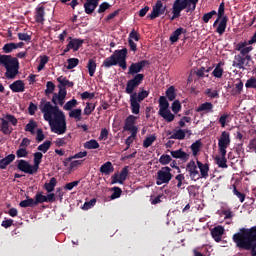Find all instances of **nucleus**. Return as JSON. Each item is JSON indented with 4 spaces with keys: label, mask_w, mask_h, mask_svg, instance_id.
<instances>
[{
    "label": "nucleus",
    "mask_w": 256,
    "mask_h": 256,
    "mask_svg": "<svg viewBox=\"0 0 256 256\" xmlns=\"http://www.w3.org/2000/svg\"><path fill=\"white\" fill-rule=\"evenodd\" d=\"M39 109L43 113L44 120L49 124L52 133H56V135H65L67 133L65 113L59 107L53 106L51 102L42 100Z\"/></svg>",
    "instance_id": "f257e3e1"
},
{
    "label": "nucleus",
    "mask_w": 256,
    "mask_h": 256,
    "mask_svg": "<svg viewBox=\"0 0 256 256\" xmlns=\"http://www.w3.org/2000/svg\"><path fill=\"white\" fill-rule=\"evenodd\" d=\"M143 79H145V75L137 74L133 77V79L128 80L126 84L125 93L130 95V107L133 115H139V111L141 110V102L144 99L149 97V91L141 90L140 92H134L135 89L143 83Z\"/></svg>",
    "instance_id": "f03ea898"
},
{
    "label": "nucleus",
    "mask_w": 256,
    "mask_h": 256,
    "mask_svg": "<svg viewBox=\"0 0 256 256\" xmlns=\"http://www.w3.org/2000/svg\"><path fill=\"white\" fill-rule=\"evenodd\" d=\"M233 241L240 249L251 251V255L256 256V227L240 229V232L233 235Z\"/></svg>",
    "instance_id": "7ed1b4c3"
},
{
    "label": "nucleus",
    "mask_w": 256,
    "mask_h": 256,
    "mask_svg": "<svg viewBox=\"0 0 256 256\" xmlns=\"http://www.w3.org/2000/svg\"><path fill=\"white\" fill-rule=\"evenodd\" d=\"M186 169L192 181H199V179H207L209 177V164L202 163L199 160L196 161V164L195 161H190Z\"/></svg>",
    "instance_id": "20e7f679"
},
{
    "label": "nucleus",
    "mask_w": 256,
    "mask_h": 256,
    "mask_svg": "<svg viewBox=\"0 0 256 256\" xmlns=\"http://www.w3.org/2000/svg\"><path fill=\"white\" fill-rule=\"evenodd\" d=\"M197 3L199 0H175L172 6L173 16L170 18L171 21L177 19V17H181V11L186 9V13H193L197 7Z\"/></svg>",
    "instance_id": "39448f33"
},
{
    "label": "nucleus",
    "mask_w": 256,
    "mask_h": 256,
    "mask_svg": "<svg viewBox=\"0 0 256 256\" xmlns=\"http://www.w3.org/2000/svg\"><path fill=\"white\" fill-rule=\"evenodd\" d=\"M0 65L6 69V79H15L19 75V60L17 58H12L11 55H8Z\"/></svg>",
    "instance_id": "423d86ee"
},
{
    "label": "nucleus",
    "mask_w": 256,
    "mask_h": 256,
    "mask_svg": "<svg viewBox=\"0 0 256 256\" xmlns=\"http://www.w3.org/2000/svg\"><path fill=\"white\" fill-rule=\"evenodd\" d=\"M158 115L163 117L167 123H172V121H175V114L171 113V110H169V102L165 96H161L159 98Z\"/></svg>",
    "instance_id": "0eeeda50"
},
{
    "label": "nucleus",
    "mask_w": 256,
    "mask_h": 256,
    "mask_svg": "<svg viewBox=\"0 0 256 256\" xmlns=\"http://www.w3.org/2000/svg\"><path fill=\"white\" fill-rule=\"evenodd\" d=\"M169 166L162 167L156 174V185H169L171 179H173V173H171Z\"/></svg>",
    "instance_id": "6e6552de"
},
{
    "label": "nucleus",
    "mask_w": 256,
    "mask_h": 256,
    "mask_svg": "<svg viewBox=\"0 0 256 256\" xmlns=\"http://www.w3.org/2000/svg\"><path fill=\"white\" fill-rule=\"evenodd\" d=\"M231 145V135L227 131H223L218 139L219 153H227V148Z\"/></svg>",
    "instance_id": "1a4fd4ad"
},
{
    "label": "nucleus",
    "mask_w": 256,
    "mask_h": 256,
    "mask_svg": "<svg viewBox=\"0 0 256 256\" xmlns=\"http://www.w3.org/2000/svg\"><path fill=\"white\" fill-rule=\"evenodd\" d=\"M112 55L115 56L116 63L125 71L127 69V48L116 50Z\"/></svg>",
    "instance_id": "9d476101"
},
{
    "label": "nucleus",
    "mask_w": 256,
    "mask_h": 256,
    "mask_svg": "<svg viewBox=\"0 0 256 256\" xmlns=\"http://www.w3.org/2000/svg\"><path fill=\"white\" fill-rule=\"evenodd\" d=\"M251 55L242 56L241 54L235 55L234 60L232 62V66L236 67V69L245 70V65L249 64L251 61Z\"/></svg>",
    "instance_id": "9b49d317"
},
{
    "label": "nucleus",
    "mask_w": 256,
    "mask_h": 256,
    "mask_svg": "<svg viewBox=\"0 0 256 256\" xmlns=\"http://www.w3.org/2000/svg\"><path fill=\"white\" fill-rule=\"evenodd\" d=\"M17 167L19 171L27 173L28 175H35L37 173V168L34 165L29 164L27 160H19Z\"/></svg>",
    "instance_id": "f8f14e48"
},
{
    "label": "nucleus",
    "mask_w": 256,
    "mask_h": 256,
    "mask_svg": "<svg viewBox=\"0 0 256 256\" xmlns=\"http://www.w3.org/2000/svg\"><path fill=\"white\" fill-rule=\"evenodd\" d=\"M149 65V62L142 60L140 62L132 63L128 68V75H140L141 71Z\"/></svg>",
    "instance_id": "ddd939ff"
},
{
    "label": "nucleus",
    "mask_w": 256,
    "mask_h": 256,
    "mask_svg": "<svg viewBox=\"0 0 256 256\" xmlns=\"http://www.w3.org/2000/svg\"><path fill=\"white\" fill-rule=\"evenodd\" d=\"M167 6L163 5V2L158 0L156 4L152 8V12L148 16L150 19H157V17H161L165 13Z\"/></svg>",
    "instance_id": "4468645a"
},
{
    "label": "nucleus",
    "mask_w": 256,
    "mask_h": 256,
    "mask_svg": "<svg viewBox=\"0 0 256 256\" xmlns=\"http://www.w3.org/2000/svg\"><path fill=\"white\" fill-rule=\"evenodd\" d=\"M67 97V90L60 86L59 92L54 93L52 97V103L54 105H65V98Z\"/></svg>",
    "instance_id": "2eb2a0df"
},
{
    "label": "nucleus",
    "mask_w": 256,
    "mask_h": 256,
    "mask_svg": "<svg viewBox=\"0 0 256 256\" xmlns=\"http://www.w3.org/2000/svg\"><path fill=\"white\" fill-rule=\"evenodd\" d=\"M247 40L241 41L235 45V51H239L242 57H247L251 51H253V46H247Z\"/></svg>",
    "instance_id": "dca6fc26"
},
{
    "label": "nucleus",
    "mask_w": 256,
    "mask_h": 256,
    "mask_svg": "<svg viewBox=\"0 0 256 256\" xmlns=\"http://www.w3.org/2000/svg\"><path fill=\"white\" fill-rule=\"evenodd\" d=\"M127 175H129V170L127 169V167L123 168L119 174L115 173L111 177L112 185H115V183H119L120 185H123V183L125 182V179H127Z\"/></svg>",
    "instance_id": "f3484780"
},
{
    "label": "nucleus",
    "mask_w": 256,
    "mask_h": 256,
    "mask_svg": "<svg viewBox=\"0 0 256 256\" xmlns=\"http://www.w3.org/2000/svg\"><path fill=\"white\" fill-rule=\"evenodd\" d=\"M227 21H229L227 17L217 18L216 21H214L213 27H216V33H219L220 35L225 33V30L227 29Z\"/></svg>",
    "instance_id": "a211bd4d"
},
{
    "label": "nucleus",
    "mask_w": 256,
    "mask_h": 256,
    "mask_svg": "<svg viewBox=\"0 0 256 256\" xmlns=\"http://www.w3.org/2000/svg\"><path fill=\"white\" fill-rule=\"evenodd\" d=\"M135 121H137V117L134 115H129L125 120L124 131L137 133L138 128L135 126Z\"/></svg>",
    "instance_id": "6ab92c4d"
},
{
    "label": "nucleus",
    "mask_w": 256,
    "mask_h": 256,
    "mask_svg": "<svg viewBox=\"0 0 256 256\" xmlns=\"http://www.w3.org/2000/svg\"><path fill=\"white\" fill-rule=\"evenodd\" d=\"M25 45V43L23 42H18V43H15V42H10V43H7L3 46L2 50H3V53H13V51L17 50V49H23V46Z\"/></svg>",
    "instance_id": "aec40b11"
},
{
    "label": "nucleus",
    "mask_w": 256,
    "mask_h": 256,
    "mask_svg": "<svg viewBox=\"0 0 256 256\" xmlns=\"http://www.w3.org/2000/svg\"><path fill=\"white\" fill-rule=\"evenodd\" d=\"M223 233H225V228H223L222 226H216L211 230V235L216 243H219L221 241Z\"/></svg>",
    "instance_id": "412c9836"
},
{
    "label": "nucleus",
    "mask_w": 256,
    "mask_h": 256,
    "mask_svg": "<svg viewBox=\"0 0 256 256\" xmlns=\"http://www.w3.org/2000/svg\"><path fill=\"white\" fill-rule=\"evenodd\" d=\"M185 135H191V130L189 129H178L176 130L170 139H177L178 141H183Z\"/></svg>",
    "instance_id": "4be33fe9"
},
{
    "label": "nucleus",
    "mask_w": 256,
    "mask_h": 256,
    "mask_svg": "<svg viewBox=\"0 0 256 256\" xmlns=\"http://www.w3.org/2000/svg\"><path fill=\"white\" fill-rule=\"evenodd\" d=\"M98 5H99V0H88L84 4L85 13H87V15H91V13H93V11L97 9Z\"/></svg>",
    "instance_id": "5701e85b"
},
{
    "label": "nucleus",
    "mask_w": 256,
    "mask_h": 256,
    "mask_svg": "<svg viewBox=\"0 0 256 256\" xmlns=\"http://www.w3.org/2000/svg\"><path fill=\"white\" fill-rule=\"evenodd\" d=\"M35 21L36 23H41V25L45 23V7L38 6L36 8Z\"/></svg>",
    "instance_id": "b1692460"
},
{
    "label": "nucleus",
    "mask_w": 256,
    "mask_h": 256,
    "mask_svg": "<svg viewBox=\"0 0 256 256\" xmlns=\"http://www.w3.org/2000/svg\"><path fill=\"white\" fill-rule=\"evenodd\" d=\"M10 89L13 93H23L25 91V83L23 80H17L10 85Z\"/></svg>",
    "instance_id": "393cba45"
},
{
    "label": "nucleus",
    "mask_w": 256,
    "mask_h": 256,
    "mask_svg": "<svg viewBox=\"0 0 256 256\" xmlns=\"http://www.w3.org/2000/svg\"><path fill=\"white\" fill-rule=\"evenodd\" d=\"M197 113H213V103L204 102L196 108Z\"/></svg>",
    "instance_id": "a878e982"
},
{
    "label": "nucleus",
    "mask_w": 256,
    "mask_h": 256,
    "mask_svg": "<svg viewBox=\"0 0 256 256\" xmlns=\"http://www.w3.org/2000/svg\"><path fill=\"white\" fill-rule=\"evenodd\" d=\"M171 156L174 159H181V161H189V154H187V152H184L183 150H174L171 151Z\"/></svg>",
    "instance_id": "bb28decb"
},
{
    "label": "nucleus",
    "mask_w": 256,
    "mask_h": 256,
    "mask_svg": "<svg viewBox=\"0 0 256 256\" xmlns=\"http://www.w3.org/2000/svg\"><path fill=\"white\" fill-rule=\"evenodd\" d=\"M115 171V168L113 167V163L111 162H105L101 167H100V173L102 175H111Z\"/></svg>",
    "instance_id": "cd10ccee"
},
{
    "label": "nucleus",
    "mask_w": 256,
    "mask_h": 256,
    "mask_svg": "<svg viewBox=\"0 0 256 256\" xmlns=\"http://www.w3.org/2000/svg\"><path fill=\"white\" fill-rule=\"evenodd\" d=\"M69 39V48H71L73 51H79V48L83 45V40L71 37Z\"/></svg>",
    "instance_id": "c85d7f7f"
},
{
    "label": "nucleus",
    "mask_w": 256,
    "mask_h": 256,
    "mask_svg": "<svg viewBox=\"0 0 256 256\" xmlns=\"http://www.w3.org/2000/svg\"><path fill=\"white\" fill-rule=\"evenodd\" d=\"M15 161V155L14 154H9L2 160H0V169H6L7 165H11Z\"/></svg>",
    "instance_id": "c756f323"
},
{
    "label": "nucleus",
    "mask_w": 256,
    "mask_h": 256,
    "mask_svg": "<svg viewBox=\"0 0 256 256\" xmlns=\"http://www.w3.org/2000/svg\"><path fill=\"white\" fill-rule=\"evenodd\" d=\"M221 156H216V163L218 167H221L222 169H227V153H220Z\"/></svg>",
    "instance_id": "7c9ffc66"
},
{
    "label": "nucleus",
    "mask_w": 256,
    "mask_h": 256,
    "mask_svg": "<svg viewBox=\"0 0 256 256\" xmlns=\"http://www.w3.org/2000/svg\"><path fill=\"white\" fill-rule=\"evenodd\" d=\"M201 147H203V143L201 142V140H196L194 143H192V145L190 146V149L194 157H197V155H199V152L201 151Z\"/></svg>",
    "instance_id": "2f4dec72"
},
{
    "label": "nucleus",
    "mask_w": 256,
    "mask_h": 256,
    "mask_svg": "<svg viewBox=\"0 0 256 256\" xmlns=\"http://www.w3.org/2000/svg\"><path fill=\"white\" fill-rule=\"evenodd\" d=\"M71 141V134H68L67 136H64L62 138H57L54 141V144L56 147H65V145H67V143H69Z\"/></svg>",
    "instance_id": "473e14b6"
},
{
    "label": "nucleus",
    "mask_w": 256,
    "mask_h": 256,
    "mask_svg": "<svg viewBox=\"0 0 256 256\" xmlns=\"http://www.w3.org/2000/svg\"><path fill=\"white\" fill-rule=\"evenodd\" d=\"M56 186H57V179H55V177H52L49 183H45L44 189L47 191V193H53V191H55Z\"/></svg>",
    "instance_id": "72a5a7b5"
},
{
    "label": "nucleus",
    "mask_w": 256,
    "mask_h": 256,
    "mask_svg": "<svg viewBox=\"0 0 256 256\" xmlns=\"http://www.w3.org/2000/svg\"><path fill=\"white\" fill-rule=\"evenodd\" d=\"M82 113H83V111H82L81 109H79V108H77V109H72V110H70V112H69V117H70L71 119H75V121H81V119H82V117H81Z\"/></svg>",
    "instance_id": "f704fd0d"
},
{
    "label": "nucleus",
    "mask_w": 256,
    "mask_h": 256,
    "mask_svg": "<svg viewBox=\"0 0 256 256\" xmlns=\"http://www.w3.org/2000/svg\"><path fill=\"white\" fill-rule=\"evenodd\" d=\"M155 141H157V136L155 134H152L144 139L143 147L145 149H148V147H151L153 143H155Z\"/></svg>",
    "instance_id": "c9c22d12"
},
{
    "label": "nucleus",
    "mask_w": 256,
    "mask_h": 256,
    "mask_svg": "<svg viewBox=\"0 0 256 256\" xmlns=\"http://www.w3.org/2000/svg\"><path fill=\"white\" fill-rule=\"evenodd\" d=\"M87 69L90 77H93L95 75V71H97V63L95 60L90 59L87 64Z\"/></svg>",
    "instance_id": "e433bc0d"
},
{
    "label": "nucleus",
    "mask_w": 256,
    "mask_h": 256,
    "mask_svg": "<svg viewBox=\"0 0 256 256\" xmlns=\"http://www.w3.org/2000/svg\"><path fill=\"white\" fill-rule=\"evenodd\" d=\"M117 64V60L115 59V55H111L110 57L106 58L103 62V67L109 68V67H113Z\"/></svg>",
    "instance_id": "4c0bfd02"
},
{
    "label": "nucleus",
    "mask_w": 256,
    "mask_h": 256,
    "mask_svg": "<svg viewBox=\"0 0 256 256\" xmlns=\"http://www.w3.org/2000/svg\"><path fill=\"white\" fill-rule=\"evenodd\" d=\"M221 65L223 64L219 62L212 72L213 77H216V79H221V77H223V68L221 67Z\"/></svg>",
    "instance_id": "58836bf2"
},
{
    "label": "nucleus",
    "mask_w": 256,
    "mask_h": 256,
    "mask_svg": "<svg viewBox=\"0 0 256 256\" xmlns=\"http://www.w3.org/2000/svg\"><path fill=\"white\" fill-rule=\"evenodd\" d=\"M99 142L95 139H91L84 143V149H99Z\"/></svg>",
    "instance_id": "ea45409f"
},
{
    "label": "nucleus",
    "mask_w": 256,
    "mask_h": 256,
    "mask_svg": "<svg viewBox=\"0 0 256 256\" xmlns=\"http://www.w3.org/2000/svg\"><path fill=\"white\" fill-rule=\"evenodd\" d=\"M58 83H60L59 87H73V82L69 81L67 78L60 76L57 78Z\"/></svg>",
    "instance_id": "a19ab883"
},
{
    "label": "nucleus",
    "mask_w": 256,
    "mask_h": 256,
    "mask_svg": "<svg viewBox=\"0 0 256 256\" xmlns=\"http://www.w3.org/2000/svg\"><path fill=\"white\" fill-rule=\"evenodd\" d=\"M166 97L169 101H175V98L177 97V94L175 93V86H170L166 90Z\"/></svg>",
    "instance_id": "79ce46f5"
},
{
    "label": "nucleus",
    "mask_w": 256,
    "mask_h": 256,
    "mask_svg": "<svg viewBox=\"0 0 256 256\" xmlns=\"http://www.w3.org/2000/svg\"><path fill=\"white\" fill-rule=\"evenodd\" d=\"M35 129H37V122L30 120L25 127V131H28V133H31V135H35Z\"/></svg>",
    "instance_id": "37998d69"
},
{
    "label": "nucleus",
    "mask_w": 256,
    "mask_h": 256,
    "mask_svg": "<svg viewBox=\"0 0 256 256\" xmlns=\"http://www.w3.org/2000/svg\"><path fill=\"white\" fill-rule=\"evenodd\" d=\"M183 33V28L176 29L170 36L171 43H177L179 41V36Z\"/></svg>",
    "instance_id": "c03bdc74"
},
{
    "label": "nucleus",
    "mask_w": 256,
    "mask_h": 256,
    "mask_svg": "<svg viewBox=\"0 0 256 256\" xmlns=\"http://www.w3.org/2000/svg\"><path fill=\"white\" fill-rule=\"evenodd\" d=\"M41 159H43V153L35 152L34 153V164L33 166L39 171V165H41Z\"/></svg>",
    "instance_id": "a18cd8bd"
},
{
    "label": "nucleus",
    "mask_w": 256,
    "mask_h": 256,
    "mask_svg": "<svg viewBox=\"0 0 256 256\" xmlns=\"http://www.w3.org/2000/svg\"><path fill=\"white\" fill-rule=\"evenodd\" d=\"M1 131L4 133V135H9L13 131V128L9 127V122L5 119L2 120Z\"/></svg>",
    "instance_id": "49530a36"
},
{
    "label": "nucleus",
    "mask_w": 256,
    "mask_h": 256,
    "mask_svg": "<svg viewBox=\"0 0 256 256\" xmlns=\"http://www.w3.org/2000/svg\"><path fill=\"white\" fill-rule=\"evenodd\" d=\"M51 149V141L46 140L43 142V144H40L38 146V151H41V153H47Z\"/></svg>",
    "instance_id": "de8ad7c7"
},
{
    "label": "nucleus",
    "mask_w": 256,
    "mask_h": 256,
    "mask_svg": "<svg viewBox=\"0 0 256 256\" xmlns=\"http://www.w3.org/2000/svg\"><path fill=\"white\" fill-rule=\"evenodd\" d=\"M75 107H77V99H72L63 106V109L64 111H73Z\"/></svg>",
    "instance_id": "09e8293b"
},
{
    "label": "nucleus",
    "mask_w": 256,
    "mask_h": 256,
    "mask_svg": "<svg viewBox=\"0 0 256 256\" xmlns=\"http://www.w3.org/2000/svg\"><path fill=\"white\" fill-rule=\"evenodd\" d=\"M243 91V82L241 80H238V82L235 84L232 95H240V93Z\"/></svg>",
    "instance_id": "8fccbe9b"
},
{
    "label": "nucleus",
    "mask_w": 256,
    "mask_h": 256,
    "mask_svg": "<svg viewBox=\"0 0 256 256\" xmlns=\"http://www.w3.org/2000/svg\"><path fill=\"white\" fill-rule=\"evenodd\" d=\"M35 200L33 198H28L20 202V207H35Z\"/></svg>",
    "instance_id": "3c124183"
},
{
    "label": "nucleus",
    "mask_w": 256,
    "mask_h": 256,
    "mask_svg": "<svg viewBox=\"0 0 256 256\" xmlns=\"http://www.w3.org/2000/svg\"><path fill=\"white\" fill-rule=\"evenodd\" d=\"M218 123H220L221 127H226L227 123H229V114H222L218 119Z\"/></svg>",
    "instance_id": "603ef678"
},
{
    "label": "nucleus",
    "mask_w": 256,
    "mask_h": 256,
    "mask_svg": "<svg viewBox=\"0 0 256 256\" xmlns=\"http://www.w3.org/2000/svg\"><path fill=\"white\" fill-rule=\"evenodd\" d=\"M205 94L210 99H217V98H219V92L217 90H213L211 88L206 89Z\"/></svg>",
    "instance_id": "864d4df0"
},
{
    "label": "nucleus",
    "mask_w": 256,
    "mask_h": 256,
    "mask_svg": "<svg viewBox=\"0 0 256 256\" xmlns=\"http://www.w3.org/2000/svg\"><path fill=\"white\" fill-rule=\"evenodd\" d=\"M49 63V57L47 56H40V63L37 67L38 71H43L45 69V64Z\"/></svg>",
    "instance_id": "5fc2aeb1"
},
{
    "label": "nucleus",
    "mask_w": 256,
    "mask_h": 256,
    "mask_svg": "<svg viewBox=\"0 0 256 256\" xmlns=\"http://www.w3.org/2000/svg\"><path fill=\"white\" fill-rule=\"evenodd\" d=\"M35 204L39 205V203H47V196L43 195V193H37L35 196Z\"/></svg>",
    "instance_id": "6e6d98bb"
},
{
    "label": "nucleus",
    "mask_w": 256,
    "mask_h": 256,
    "mask_svg": "<svg viewBox=\"0 0 256 256\" xmlns=\"http://www.w3.org/2000/svg\"><path fill=\"white\" fill-rule=\"evenodd\" d=\"M213 15H217V11L212 10V11L204 14L202 17V20L204 21V23H209V21H211V19H213Z\"/></svg>",
    "instance_id": "4d7b16f0"
},
{
    "label": "nucleus",
    "mask_w": 256,
    "mask_h": 256,
    "mask_svg": "<svg viewBox=\"0 0 256 256\" xmlns=\"http://www.w3.org/2000/svg\"><path fill=\"white\" fill-rule=\"evenodd\" d=\"M68 66L67 69H75L77 65H79V59L77 58H70L67 60Z\"/></svg>",
    "instance_id": "13d9d810"
},
{
    "label": "nucleus",
    "mask_w": 256,
    "mask_h": 256,
    "mask_svg": "<svg viewBox=\"0 0 256 256\" xmlns=\"http://www.w3.org/2000/svg\"><path fill=\"white\" fill-rule=\"evenodd\" d=\"M245 87L247 89H256V78L251 77L250 79L247 80Z\"/></svg>",
    "instance_id": "bf43d9fd"
},
{
    "label": "nucleus",
    "mask_w": 256,
    "mask_h": 256,
    "mask_svg": "<svg viewBox=\"0 0 256 256\" xmlns=\"http://www.w3.org/2000/svg\"><path fill=\"white\" fill-rule=\"evenodd\" d=\"M95 111V104L87 103L86 107L84 108V115H91Z\"/></svg>",
    "instance_id": "052dcab7"
},
{
    "label": "nucleus",
    "mask_w": 256,
    "mask_h": 256,
    "mask_svg": "<svg viewBox=\"0 0 256 256\" xmlns=\"http://www.w3.org/2000/svg\"><path fill=\"white\" fill-rule=\"evenodd\" d=\"M28 155L29 152H27V148L19 147V149L16 151V157H18V159H21V157H27Z\"/></svg>",
    "instance_id": "680f3d73"
},
{
    "label": "nucleus",
    "mask_w": 256,
    "mask_h": 256,
    "mask_svg": "<svg viewBox=\"0 0 256 256\" xmlns=\"http://www.w3.org/2000/svg\"><path fill=\"white\" fill-rule=\"evenodd\" d=\"M53 91H55V84L52 81H48L46 83V90H45L46 95H51Z\"/></svg>",
    "instance_id": "e2e57ef3"
},
{
    "label": "nucleus",
    "mask_w": 256,
    "mask_h": 256,
    "mask_svg": "<svg viewBox=\"0 0 256 256\" xmlns=\"http://www.w3.org/2000/svg\"><path fill=\"white\" fill-rule=\"evenodd\" d=\"M170 161H171V156H169L167 154L166 155H162L159 158V163L161 165H169Z\"/></svg>",
    "instance_id": "0e129e2a"
},
{
    "label": "nucleus",
    "mask_w": 256,
    "mask_h": 256,
    "mask_svg": "<svg viewBox=\"0 0 256 256\" xmlns=\"http://www.w3.org/2000/svg\"><path fill=\"white\" fill-rule=\"evenodd\" d=\"M171 109L173 113H179V111H181V102H179V100H175L172 103Z\"/></svg>",
    "instance_id": "69168bd1"
},
{
    "label": "nucleus",
    "mask_w": 256,
    "mask_h": 256,
    "mask_svg": "<svg viewBox=\"0 0 256 256\" xmlns=\"http://www.w3.org/2000/svg\"><path fill=\"white\" fill-rule=\"evenodd\" d=\"M113 191L114 192L111 195V199H119V197H121V193H123V191L119 187H114Z\"/></svg>",
    "instance_id": "338daca9"
},
{
    "label": "nucleus",
    "mask_w": 256,
    "mask_h": 256,
    "mask_svg": "<svg viewBox=\"0 0 256 256\" xmlns=\"http://www.w3.org/2000/svg\"><path fill=\"white\" fill-rule=\"evenodd\" d=\"M18 39L20 41H31V35L27 33H18Z\"/></svg>",
    "instance_id": "774afa93"
}]
</instances>
